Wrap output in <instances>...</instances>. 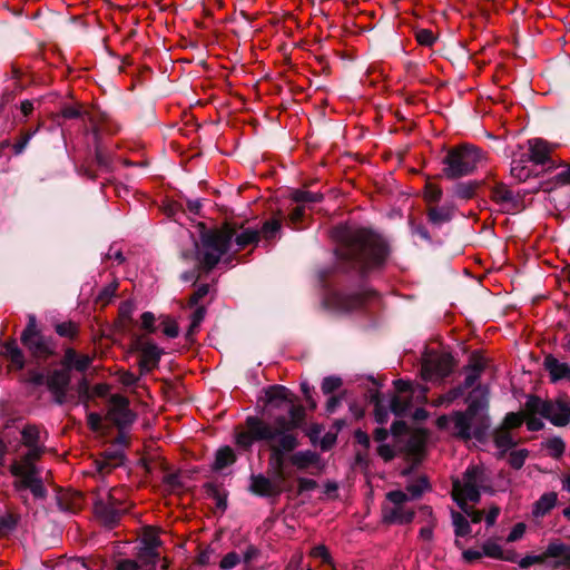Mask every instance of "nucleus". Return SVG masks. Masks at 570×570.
Returning <instances> with one entry per match:
<instances>
[{"mask_svg": "<svg viewBox=\"0 0 570 570\" xmlns=\"http://www.w3.org/2000/svg\"><path fill=\"white\" fill-rule=\"evenodd\" d=\"M394 384L397 394L391 401V411L397 416L409 417L410 422L396 421L391 431L399 441H405L407 460L416 464L424 456L428 438L423 426L428 415L424 409L428 390L424 386H413L411 382L403 380H397Z\"/></svg>", "mask_w": 570, "mask_h": 570, "instance_id": "nucleus-1", "label": "nucleus"}, {"mask_svg": "<svg viewBox=\"0 0 570 570\" xmlns=\"http://www.w3.org/2000/svg\"><path fill=\"white\" fill-rule=\"evenodd\" d=\"M485 469L482 465L469 466L462 479L453 481L452 497L463 511L451 513L456 544H460L459 538L471 534L470 522L480 523L484 518L487 525L492 527L500 514L498 505H491L485 514L483 510L473 507L479 502L480 491L485 487Z\"/></svg>", "mask_w": 570, "mask_h": 570, "instance_id": "nucleus-2", "label": "nucleus"}, {"mask_svg": "<svg viewBox=\"0 0 570 570\" xmlns=\"http://www.w3.org/2000/svg\"><path fill=\"white\" fill-rule=\"evenodd\" d=\"M333 237L338 243V261L361 272L381 266L389 255L386 243L365 228L341 225L334 228Z\"/></svg>", "mask_w": 570, "mask_h": 570, "instance_id": "nucleus-3", "label": "nucleus"}, {"mask_svg": "<svg viewBox=\"0 0 570 570\" xmlns=\"http://www.w3.org/2000/svg\"><path fill=\"white\" fill-rule=\"evenodd\" d=\"M259 232L253 228H237L225 224L202 233L200 245L193 243V259L199 268L210 271L224 255L235 254L249 245L256 244Z\"/></svg>", "mask_w": 570, "mask_h": 570, "instance_id": "nucleus-4", "label": "nucleus"}, {"mask_svg": "<svg viewBox=\"0 0 570 570\" xmlns=\"http://www.w3.org/2000/svg\"><path fill=\"white\" fill-rule=\"evenodd\" d=\"M236 444L243 449H249L256 441H265L271 449V461L276 470V478L284 481L285 454L294 451L297 445L295 433H285L275 430L271 423L257 416L246 419V429L236 432Z\"/></svg>", "mask_w": 570, "mask_h": 570, "instance_id": "nucleus-5", "label": "nucleus"}, {"mask_svg": "<svg viewBox=\"0 0 570 570\" xmlns=\"http://www.w3.org/2000/svg\"><path fill=\"white\" fill-rule=\"evenodd\" d=\"M436 424L464 441L472 438L481 440L490 426L485 404L474 401L469 404L465 412L440 416Z\"/></svg>", "mask_w": 570, "mask_h": 570, "instance_id": "nucleus-6", "label": "nucleus"}, {"mask_svg": "<svg viewBox=\"0 0 570 570\" xmlns=\"http://www.w3.org/2000/svg\"><path fill=\"white\" fill-rule=\"evenodd\" d=\"M428 489V479L421 476L411 481L405 491H391L386 494V502L382 507V514L385 522L404 524L414 518V511L406 504L409 501L420 498Z\"/></svg>", "mask_w": 570, "mask_h": 570, "instance_id": "nucleus-7", "label": "nucleus"}, {"mask_svg": "<svg viewBox=\"0 0 570 570\" xmlns=\"http://www.w3.org/2000/svg\"><path fill=\"white\" fill-rule=\"evenodd\" d=\"M92 503L96 515L109 525L116 523L120 514L130 508L127 490L124 487L109 488L106 484L92 491Z\"/></svg>", "mask_w": 570, "mask_h": 570, "instance_id": "nucleus-8", "label": "nucleus"}, {"mask_svg": "<svg viewBox=\"0 0 570 570\" xmlns=\"http://www.w3.org/2000/svg\"><path fill=\"white\" fill-rule=\"evenodd\" d=\"M482 160V153L473 146L463 145L451 150L445 158V174L458 178L474 171Z\"/></svg>", "mask_w": 570, "mask_h": 570, "instance_id": "nucleus-9", "label": "nucleus"}, {"mask_svg": "<svg viewBox=\"0 0 570 570\" xmlns=\"http://www.w3.org/2000/svg\"><path fill=\"white\" fill-rule=\"evenodd\" d=\"M528 412H538L539 416L549 420L557 426H564L570 422V406L562 401H544L538 396L527 400Z\"/></svg>", "mask_w": 570, "mask_h": 570, "instance_id": "nucleus-10", "label": "nucleus"}, {"mask_svg": "<svg viewBox=\"0 0 570 570\" xmlns=\"http://www.w3.org/2000/svg\"><path fill=\"white\" fill-rule=\"evenodd\" d=\"M21 341L36 358L46 360L53 354L55 345L50 338L45 337L37 330V320L35 315H29L28 324L21 334Z\"/></svg>", "mask_w": 570, "mask_h": 570, "instance_id": "nucleus-11", "label": "nucleus"}, {"mask_svg": "<svg viewBox=\"0 0 570 570\" xmlns=\"http://www.w3.org/2000/svg\"><path fill=\"white\" fill-rule=\"evenodd\" d=\"M46 433L36 425H28L21 432V443L27 452L21 454L19 459L12 463H30L35 464L37 460L45 453Z\"/></svg>", "mask_w": 570, "mask_h": 570, "instance_id": "nucleus-12", "label": "nucleus"}, {"mask_svg": "<svg viewBox=\"0 0 570 570\" xmlns=\"http://www.w3.org/2000/svg\"><path fill=\"white\" fill-rule=\"evenodd\" d=\"M11 473L18 479L16 482L18 490L29 489L35 498H45L46 489L36 464L12 463Z\"/></svg>", "mask_w": 570, "mask_h": 570, "instance_id": "nucleus-13", "label": "nucleus"}, {"mask_svg": "<svg viewBox=\"0 0 570 570\" xmlns=\"http://www.w3.org/2000/svg\"><path fill=\"white\" fill-rule=\"evenodd\" d=\"M557 148L556 144H551L542 138H532L528 140V159L535 165H549V168H556L558 165L552 159V154Z\"/></svg>", "mask_w": 570, "mask_h": 570, "instance_id": "nucleus-14", "label": "nucleus"}, {"mask_svg": "<svg viewBox=\"0 0 570 570\" xmlns=\"http://www.w3.org/2000/svg\"><path fill=\"white\" fill-rule=\"evenodd\" d=\"M107 419L120 428L134 422L135 414L130 411L129 402L125 396H111Z\"/></svg>", "mask_w": 570, "mask_h": 570, "instance_id": "nucleus-15", "label": "nucleus"}, {"mask_svg": "<svg viewBox=\"0 0 570 570\" xmlns=\"http://www.w3.org/2000/svg\"><path fill=\"white\" fill-rule=\"evenodd\" d=\"M289 414V419L285 416H278L275 419L274 424H271L275 430H279L285 433H294L293 430L301 426L304 421L305 410L302 405H295L291 400L285 406Z\"/></svg>", "mask_w": 570, "mask_h": 570, "instance_id": "nucleus-16", "label": "nucleus"}, {"mask_svg": "<svg viewBox=\"0 0 570 570\" xmlns=\"http://www.w3.org/2000/svg\"><path fill=\"white\" fill-rule=\"evenodd\" d=\"M69 383L70 373L65 366L60 370L52 371L46 380L49 391L53 394L56 402L59 404L66 401Z\"/></svg>", "mask_w": 570, "mask_h": 570, "instance_id": "nucleus-17", "label": "nucleus"}, {"mask_svg": "<svg viewBox=\"0 0 570 570\" xmlns=\"http://www.w3.org/2000/svg\"><path fill=\"white\" fill-rule=\"evenodd\" d=\"M135 350L139 352V367L141 372H149L155 368L160 360L161 350L149 341L138 340Z\"/></svg>", "mask_w": 570, "mask_h": 570, "instance_id": "nucleus-18", "label": "nucleus"}, {"mask_svg": "<svg viewBox=\"0 0 570 570\" xmlns=\"http://www.w3.org/2000/svg\"><path fill=\"white\" fill-rule=\"evenodd\" d=\"M283 482L278 478L272 480L263 474L252 475L249 490L261 497H276L282 493Z\"/></svg>", "mask_w": 570, "mask_h": 570, "instance_id": "nucleus-19", "label": "nucleus"}, {"mask_svg": "<svg viewBox=\"0 0 570 570\" xmlns=\"http://www.w3.org/2000/svg\"><path fill=\"white\" fill-rule=\"evenodd\" d=\"M364 298L360 294L333 293L328 297V304L338 311H352L362 306Z\"/></svg>", "mask_w": 570, "mask_h": 570, "instance_id": "nucleus-20", "label": "nucleus"}, {"mask_svg": "<svg viewBox=\"0 0 570 570\" xmlns=\"http://www.w3.org/2000/svg\"><path fill=\"white\" fill-rule=\"evenodd\" d=\"M441 196L440 189L432 186L430 184V204L438 200ZM453 214V208L448 205H443L440 207H431L430 206V223H443L451 218Z\"/></svg>", "mask_w": 570, "mask_h": 570, "instance_id": "nucleus-21", "label": "nucleus"}, {"mask_svg": "<svg viewBox=\"0 0 570 570\" xmlns=\"http://www.w3.org/2000/svg\"><path fill=\"white\" fill-rule=\"evenodd\" d=\"M453 364L451 354L446 352L440 354L430 352V375L434 373L438 376H445L452 371Z\"/></svg>", "mask_w": 570, "mask_h": 570, "instance_id": "nucleus-22", "label": "nucleus"}, {"mask_svg": "<svg viewBox=\"0 0 570 570\" xmlns=\"http://www.w3.org/2000/svg\"><path fill=\"white\" fill-rule=\"evenodd\" d=\"M558 503V494L553 491L543 493L533 504L531 514L534 519L548 515Z\"/></svg>", "mask_w": 570, "mask_h": 570, "instance_id": "nucleus-23", "label": "nucleus"}, {"mask_svg": "<svg viewBox=\"0 0 570 570\" xmlns=\"http://www.w3.org/2000/svg\"><path fill=\"white\" fill-rule=\"evenodd\" d=\"M92 358L88 355H80L75 350L68 348L61 361V365L68 368H75L78 372H85L91 364Z\"/></svg>", "mask_w": 570, "mask_h": 570, "instance_id": "nucleus-24", "label": "nucleus"}, {"mask_svg": "<svg viewBox=\"0 0 570 570\" xmlns=\"http://www.w3.org/2000/svg\"><path fill=\"white\" fill-rule=\"evenodd\" d=\"M544 556L550 557L551 559H557L558 566L570 568V544L553 541L547 547Z\"/></svg>", "mask_w": 570, "mask_h": 570, "instance_id": "nucleus-25", "label": "nucleus"}, {"mask_svg": "<svg viewBox=\"0 0 570 570\" xmlns=\"http://www.w3.org/2000/svg\"><path fill=\"white\" fill-rule=\"evenodd\" d=\"M265 395H266V403L274 407L284 409V406L292 400L291 399L292 394H291L289 390L282 385L269 386L265 391Z\"/></svg>", "mask_w": 570, "mask_h": 570, "instance_id": "nucleus-26", "label": "nucleus"}, {"mask_svg": "<svg viewBox=\"0 0 570 570\" xmlns=\"http://www.w3.org/2000/svg\"><path fill=\"white\" fill-rule=\"evenodd\" d=\"M124 458L118 451L105 452L99 459L95 461L96 469L100 475L109 473L117 466L122 464Z\"/></svg>", "mask_w": 570, "mask_h": 570, "instance_id": "nucleus-27", "label": "nucleus"}, {"mask_svg": "<svg viewBox=\"0 0 570 570\" xmlns=\"http://www.w3.org/2000/svg\"><path fill=\"white\" fill-rule=\"evenodd\" d=\"M544 367L549 372L551 381L556 382L562 379H570V366L559 362L552 355L544 358Z\"/></svg>", "mask_w": 570, "mask_h": 570, "instance_id": "nucleus-28", "label": "nucleus"}, {"mask_svg": "<svg viewBox=\"0 0 570 570\" xmlns=\"http://www.w3.org/2000/svg\"><path fill=\"white\" fill-rule=\"evenodd\" d=\"M492 199L500 205L503 210H511L515 205L512 191L502 184L497 185L492 189Z\"/></svg>", "mask_w": 570, "mask_h": 570, "instance_id": "nucleus-29", "label": "nucleus"}, {"mask_svg": "<svg viewBox=\"0 0 570 570\" xmlns=\"http://www.w3.org/2000/svg\"><path fill=\"white\" fill-rule=\"evenodd\" d=\"M289 461L298 470H305L318 462V454L309 450L298 451L291 455Z\"/></svg>", "mask_w": 570, "mask_h": 570, "instance_id": "nucleus-30", "label": "nucleus"}, {"mask_svg": "<svg viewBox=\"0 0 570 570\" xmlns=\"http://www.w3.org/2000/svg\"><path fill=\"white\" fill-rule=\"evenodd\" d=\"M3 355L10 360L12 366L17 370H21L24 364V358L21 350L18 347L16 341L7 342L3 345Z\"/></svg>", "mask_w": 570, "mask_h": 570, "instance_id": "nucleus-31", "label": "nucleus"}, {"mask_svg": "<svg viewBox=\"0 0 570 570\" xmlns=\"http://www.w3.org/2000/svg\"><path fill=\"white\" fill-rule=\"evenodd\" d=\"M3 355L10 360L12 366L17 370H21L24 364V358L21 350L18 347L16 341L7 342L3 345Z\"/></svg>", "mask_w": 570, "mask_h": 570, "instance_id": "nucleus-32", "label": "nucleus"}, {"mask_svg": "<svg viewBox=\"0 0 570 570\" xmlns=\"http://www.w3.org/2000/svg\"><path fill=\"white\" fill-rule=\"evenodd\" d=\"M3 355L10 360L12 366L17 370H21L24 364V358L21 350L18 347L16 341L7 342L3 345Z\"/></svg>", "mask_w": 570, "mask_h": 570, "instance_id": "nucleus-33", "label": "nucleus"}, {"mask_svg": "<svg viewBox=\"0 0 570 570\" xmlns=\"http://www.w3.org/2000/svg\"><path fill=\"white\" fill-rule=\"evenodd\" d=\"M291 199L301 206H305L307 204L320 203L323 199V195L309 190L296 189L292 191Z\"/></svg>", "mask_w": 570, "mask_h": 570, "instance_id": "nucleus-34", "label": "nucleus"}, {"mask_svg": "<svg viewBox=\"0 0 570 570\" xmlns=\"http://www.w3.org/2000/svg\"><path fill=\"white\" fill-rule=\"evenodd\" d=\"M235 453L232 448L224 446L219 449L216 453V459L214 463L215 470H223L226 466L233 464L235 462Z\"/></svg>", "mask_w": 570, "mask_h": 570, "instance_id": "nucleus-35", "label": "nucleus"}, {"mask_svg": "<svg viewBox=\"0 0 570 570\" xmlns=\"http://www.w3.org/2000/svg\"><path fill=\"white\" fill-rule=\"evenodd\" d=\"M511 175L519 181L527 180L531 175V169L522 159H513L511 163Z\"/></svg>", "mask_w": 570, "mask_h": 570, "instance_id": "nucleus-36", "label": "nucleus"}, {"mask_svg": "<svg viewBox=\"0 0 570 570\" xmlns=\"http://www.w3.org/2000/svg\"><path fill=\"white\" fill-rule=\"evenodd\" d=\"M494 443L499 449L507 450L514 444V441L510 431L502 428L495 432Z\"/></svg>", "mask_w": 570, "mask_h": 570, "instance_id": "nucleus-37", "label": "nucleus"}, {"mask_svg": "<svg viewBox=\"0 0 570 570\" xmlns=\"http://www.w3.org/2000/svg\"><path fill=\"white\" fill-rule=\"evenodd\" d=\"M483 554L493 559H502L503 550L502 547L492 540H488L482 546Z\"/></svg>", "mask_w": 570, "mask_h": 570, "instance_id": "nucleus-38", "label": "nucleus"}, {"mask_svg": "<svg viewBox=\"0 0 570 570\" xmlns=\"http://www.w3.org/2000/svg\"><path fill=\"white\" fill-rule=\"evenodd\" d=\"M546 449L551 456L560 458L566 450V444L561 439L553 438L547 441Z\"/></svg>", "mask_w": 570, "mask_h": 570, "instance_id": "nucleus-39", "label": "nucleus"}, {"mask_svg": "<svg viewBox=\"0 0 570 570\" xmlns=\"http://www.w3.org/2000/svg\"><path fill=\"white\" fill-rule=\"evenodd\" d=\"M538 412H528L527 403L524 404V422L530 431H539L543 428V423Z\"/></svg>", "mask_w": 570, "mask_h": 570, "instance_id": "nucleus-40", "label": "nucleus"}, {"mask_svg": "<svg viewBox=\"0 0 570 570\" xmlns=\"http://www.w3.org/2000/svg\"><path fill=\"white\" fill-rule=\"evenodd\" d=\"M523 422H524V409L519 413L512 412V413L507 414L502 428L510 431L512 429L520 426Z\"/></svg>", "mask_w": 570, "mask_h": 570, "instance_id": "nucleus-41", "label": "nucleus"}, {"mask_svg": "<svg viewBox=\"0 0 570 570\" xmlns=\"http://www.w3.org/2000/svg\"><path fill=\"white\" fill-rule=\"evenodd\" d=\"M204 317H205V308L204 307L196 308L191 315V322H190V325H189V328L187 332V338H190L194 335V333L197 331L200 323L203 322Z\"/></svg>", "mask_w": 570, "mask_h": 570, "instance_id": "nucleus-42", "label": "nucleus"}, {"mask_svg": "<svg viewBox=\"0 0 570 570\" xmlns=\"http://www.w3.org/2000/svg\"><path fill=\"white\" fill-rule=\"evenodd\" d=\"M281 229V223L277 219L267 220L264 223L259 235L262 234L266 239L273 238Z\"/></svg>", "mask_w": 570, "mask_h": 570, "instance_id": "nucleus-43", "label": "nucleus"}, {"mask_svg": "<svg viewBox=\"0 0 570 570\" xmlns=\"http://www.w3.org/2000/svg\"><path fill=\"white\" fill-rule=\"evenodd\" d=\"M118 288L117 283H110L106 287L101 289V292L97 296V302L101 305H106L110 302V299L115 296Z\"/></svg>", "mask_w": 570, "mask_h": 570, "instance_id": "nucleus-44", "label": "nucleus"}, {"mask_svg": "<svg viewBox=\"0 0 570 570\" xmlns=\"http://www.w3.org/2000/svg\"><path fill=\"white\" fill-rule=\"evenodd\" d=\"M240 562V557L236 552H228L223 557L219 567L223 570H230Z\"/></svg>", "mask_w": 570, "mask_h": 570, "instance_id": "nucleus-45", "label": "nucleus"}, {"mask_svg": "<svg viewBox=\"0 0 570 570\" xmlns=\"http://www.w3.org/2000/svg\"><path fill=\"white\" fill-rule=\"evenodd\" d=\"M342 385V380L336 376H327L322 382V391L324 394H331Z\"/></svg>", "mask_w": 570, "mask_h": 570, "instance_id": "nucleus-46", "label": "nucleus"}, {"mask_svg": "<svg viewBox=\"0 0 570 570\" xmlns=\"http://www.w3.org/2000/svg\"><path fill=\"white\" fill-rule=\"evenodd\" d=\"M528 455L527 450H518L510 453L509 456V463L514 469H520L525 461V458Z\"/></svg>", "mask_w": 570, "mask_h": 570, "instance_id": "nucleus-47", "label": "nucleus"}, {"mask_svg": "<svg viewBox=\"0 0 570 570\" xmlns=\"http://www.w3.org/2000/svg\"><path fill=\"white\" fill-rule=\"evenodd\" d=\"M305 215V206H297L289 214V223L294 229H298V224L303 220Z\"/></svg>", "mask_w": 570, "mask_h": 570, "instance_id": "nucleus-48", "label": "nucleus"}, {"mask_svg": "<svg viewBox=\"0 0 570 570\" xmlns=\"http://www.w3.org/2000/svg\"><path fill=\"white\" fill-rule=\"evenodd\" d=\"M56 332L60 336L73 337L76 335V333H77V327L71 322H63V323H60V324H58L56 326Z\"/></svg>", "mask_w": 570, "mask_h": 570, "instance_id": "nucleus-49", "label": "nucleus"}, {"mask_svg": "<svg viewBox=\"0 0 570 570\" xmlns=\"http://www.w3.org/2000/svg\"><path fill=\"white\" fill-rule=\"evenodd\" d=\"M311 556L313 558L321 559L324 563H331L332 562V558H331L330 551L323 544L314 547L311 550Z\"/></svg>", "mask_w": 570, "mask_h": 570, "instance_id": "nucleus-50", "label": "nucleus"}, {"mask_svg": "<svg viewBox=\"0 0 570 570\" xmlns=\"http://www.w3.org/2000/svg\"><path fill=\"white\" fill-rule=\"evenodd\" d=\"M163 332L168 337H176L178 336V325L177 323L171 318H166L163 321Z\"/></svg>", "mask_w": 570, "mask_h": 570, "instance_id": "nucleus-51", "label": "nucleus"}, {"mask_svg": "<svg viewBox=\"0 0 570 570\" xmlns=\"http://www.w3.org/2000/svg\"><path fill=\"white\" fill-rule=\"evenodd\" d=\"M141 543L142 547L159 548L160 541L157 533L154 530L148 529L144 534Z\"/></svg>", "mask_w": 570, "mask_h": 570, "instance_id": "nucleus-52", "label": "nucleus"}, {"mask_svg": "<svg viewBox=\"0 0 570 570\" xmlns=\"http://www.w3.org/2000/svg\"><path fill=\"white\" fill-rule=\"evenodd\" d=\"M525 529H527V527L523 522L517 523L510 531V533L507 538V541L508 542L518 541L519 539H521L523 537Z\"/></svg>", "mask_w": 570, "mask_h": 570, "instance_id": "nucleus-53", "label": "nucleus"}, {"mask_svg": "<svg viewBox=\"0 0 570 570\" xmlns=\"http://www.w3.org/2000/svg\"><path fill=\"white\" fill-rule=\"evenodd\" d=\"M117 570H144L138 560L125 559L117 564Z\"/></svg>", "mask_w": 570, "mask_h": 570, "instance_id": "nucleus-54", "label": "nucleus"}, {"mask_svg": "<svg viewBox=\"0 0 570 570\" xmlns=\"http://www.w3.org/2000/svg\"><path fill=\"white\" fill-rule=\"evenodd\" d=\"M209 292V286L207 284H203L198 286L196 292L190 297V304L196 305L198 302L204 298Z\"/></svg>", "mask_w": 570, "mask_h": 570, "instance_id": "nucleus-55", "label": "nucleus"}, {"mask_svg": "<svg viewBox=\"0 0 570 570\" xmlns=\"http://www.w3.org/2000/svg\"><path fill=\"white\" fill-rule=\"evenodd\" d=\"M119 381L125 386H132L137 383L138 377L128 371H124L119 373Z\"/></svg>", "mask_w": 570, "mask_h": 570, "instance_id": "nucleus-56", "label": "nucleus"}, {"mask_svg": "<svg viewBox=\"0 0 570 570\" xmlns=\"http://www.w3.org/2000/svg\"><path fill=\"white\" fill-rule=\"evenodd\" d=\"M154 323H155V316L153 313L145 312L141 315V327L142 328H145L149 332H155Z\"/></svg>", "mask_w": 570, "mask_h": 570, "instance_id": "nucleus-57", "label": "nucleus"}, {"mask_svg": "<svg viewBox=\"0 0 570 570\" xmlns=\"http://www.w3.org/2000/svg\"><path fill=\"white\" fill-rule=\"evenodd\" d=\"M483 550L468 549L463 550L462 557L466 562H474L483 557Z\"/></svg>", "mask_w": 570, "mask_h": 570, "instance_id": "nucleus-58", "label": "nucleus"}, {"mask_svg": "<svg viewBox=\"0 0 570 570\" xmlns=\"http://www.w3.org/2000/svg\"><path fill=\"white\" fill-rule=\"evenodd\" d=\"M374 415L377 423L384 424L389 419V411L384 409L380 403H376Z\"/></svg>", "mask_w": 570, "mask_h": 570, "instance_id": "nucleus-59", "label": "nucleus"}, {"mask_svg": "<svg viewBox=\"0 0 570 570\" xmlns=\"http://www.w3.org/2000/svg\"><path fill=\"white\" fill-rule=\"evenodd\" d=\"M556 181L559 185L570 184V165L564 166V169L556 175Z\"/></svg>", "mask_w": 570, "mask_h": 570, "instance_id": "nucleus-60", "label": "nucleus"}, {"mask_svg": "<svg viewBox=\"0 0 570 570\" xmlns=\"http://www.w3.org/2000/svg\"><path fill=\"white\" fill-rule=\"evenodd\" d=\"M377 453L385 461H389V460L393 459V456H394V450L387 444H381L377 448Z\"/></svg>", "mask_w": 570, "mask_h": 570, "instance_id": "nucleus-61", "label": "nucleus"}, {"mask_svg": "<svg viewBox=\"0 0 570 570\" xmlns=\"http://www.w3.org/2000/svg\"><path fill=\"white\" fill-rule=\"evenodd\" d=\"M88 425L94 430L98 431L101 425V416L98 413H89L87 416Z\"/></svg>", "mask_w": 570, "mask_h": 570, "instance_id": "nucleus-62", "label": "nucleus"}, {"mask_svg": "<svg viewBox=\"0 0 570 570\" xmlns=\"http://www.w3.org/2000/svg\"><path fill=\"white\" fill-rule=\"evenodd\" d=\"M354 438H355V441L358 444L363 445L364 448L370 446V436L366 432H364L362 430H356L354 433Z\"/></svg>", "mask_w": 570, "mask_h": 570, "instance_id": "nucleus-63", "label": "nucleus"}, {"mask_svg": "<svg viewBox=\"0 0 570 570\" xmlns=\"http://www.w3.org/2000/svg\"><path fill=\"white\" fill-rule=\"evenodd\" d=\"M259 556V550L255 546H248L244 552V561L249 563Z\"/></svg>", "mask_w": 570, "mask_h": 570, "instance_id": "nucleus-64", "label": "nucleus"}]
</instances>
